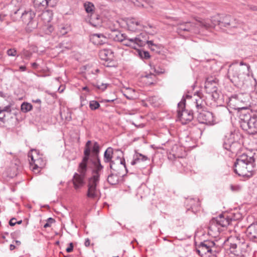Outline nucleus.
Masks as SVG:
<instances>
[{
	"label": "nucleus",
	"instance_id": "obj_56",
	"mask_svg": "<svg viewBox=\"0 0 257 257\" xmlns=\"http://www.w3.org/2000/svg\"><path fill=\"white\" fill-rule=\"evenodd\" d=\"M255 91L256 93H257V83H256V84L255 85Z\"/></svg>",
	"mask_w": 257,
	"mask_h": 257
},
{
	"label": "nucleus",
	"instance_id": "obj_25",
	"mask_svg": "<svg viewBox=\"0 0 257 257\" xmlns=\"http://www.w3.org/2000/svg\"><path fill=\"white\" fill-rule=\"evenodd\" d=\"M89 21L90 24L95 27L100 26L102 23L100 17L95 14L90 16Z\"/></svg>",
	"mask_w": 257,
	"mask_h": 257
},
{
	"label": "nucleus",
	"instance_id": "obj_10",
	"mask_svg": "<svg viewBox=\"0 0 257 257\" xmlns=\"http://www.w3.org/2000/svg\"><path fill=\"white\" fill-rule=\"evenodd\" d=\"M240 125L242 128L246 131H250L253 132V130L257 129V116L253 114L252 116L249 114H245L242 115L241 117Z\"/></svg>",
	"mask_w": 257,
	"mask_h": 257
},
{
	"label": "nucleus",
	"instance_id": "obj_36",
	"mask_svg": "<svg viewBox=\"0 0 257 257\" xmlns=\"http://www.w3.org/2000/svg\"><path fill=\"white\" fill-rule=\"evenodd\" d=\"M11 111V105H8L7 106H5L2 109L0 110V114H2L4 112H10ZM5 115H3V116H0V120L3 121V119L5 117Z\"/></svg>",
	"mask_w": 257,
	"mask_h": 257
},
{
	"label": "nucleus",
	"instance_id": "obj_26",
	"mask_svg": "<svg viewBox=\"0 0 257 257\" xmlns=\"http://www.w3.org/2000/svg\"><path fill=\"white\" fill-rule=\"evenodd\" d=\"M195 100L196 103V107L198 111L200 110H203L205 107L206 102L203 98L201 96V94L200 95H197L196 98H195Z\"/></svg>",
	"mask_w": 257,
	"mask_h": 257
},
{
	"label": "nucleus",
	"instance_id": "obj_53",
	"mask_svg": "<svg viewBox=\"0 0 257 257\" xmlns=\"http://www.w3.org/2000/svg\"><path fill=\"white\" fill-rule=\"evenodd\" d=\"M136 5L138 6V7H145V4H136Z\"/></svg>",
	"mask_w": 257,
	"mask_h": 257
},
{
	"label": "nucleus",
	"instance_id": "obj_39",
	"mask_svg": "<svg viewBox=\"0 0 257 257\" xmlns=\"http://www.w3.org/2000/svg\"><path fill=\"white\" fill-rule=\"evenodd\" d=\"M100 106V104L97 101L92 100L89 102V107L91 110H95Z\"/></svg>",
	"mask_w": 257,
	"mask_h": 257
},
{
	"label": "nucleus",
	"instance_id": "obj_54",
	"mask_svg": "<svg viewBox=\"0 0 257 257\" xmlns=\"http://www.w3.org/2000/svg\"><path fill=\"white\" fill-rule=\"evenodd\" d=\"M50 225L49 223H46L44 225V228H47L48 227H50Z\"/></svg>",
	"mask_w": 257,
	"mask_h": 257
},
{
	"label": "nucleus",
	"instance_id": "obj_22",
	"mask_svg": "<svg viewBox=\"0 0 257 257\" xmlns=\"http://www.w3.org/2000/svg\"><path fill=\"white\" fill-rule=\"evenodd\" d=\"M148 35L146 33H142L138 37H135L138 48L145 46L148 41Z\"/></svg>",
	"mask_w": 257,
	"mask_h": 257
},
{
	"label": "nucleus",
	"instance_id": "obj_7",
	"mask_svg": "<svg viewBox=\"0 0 257 257\" xmlns=\"http://www.w3.org/2000/svg\"><path fill=\"white\" fill-rule=\"evenodd\" d=\"M28 156L31 158L30 164L32 170L35 173L40 172L46 165V161L40 156L37 150H32L31 152L29 153Z\"/></svg>",
	"mask_w": 257,
	"mask_h": 257
},
{
	"label": "nucleus",
	"instance_id": "obj_33",
	"mask_svg": "<svg viewBox=\"0 0 257 257\" xmlns=\"http://www.w3.org/2000/svg\"><path fill=\"white\" fill-rule=\"evenodd\" d=\"M150 67L152 71H153L156 74H161L165 72L164 69L159 65H152L151 64Z\"/></svg>",
	"mask_w": 257,
	"mask_h": 257
},
{
	"label": "nucleus",
	"instance_id": "obj_24",
	"mask_svg": "<svg viewBox=\"0 0 257 257\" xmlns=\"http://www.w3.org/2000/svg\"><path fill=\"white\" fill-rule=\"evenodd\" d=\"M50 0H34L35 7L39 10H43L49 6Z\"/></svg>",
	"mask_w": 257,
	"mask_h": 257
},
{
	"label": "nucleus",
	"instance_id": "obj_19",
	"mask_svg": "<svg viewBox=\"0 0 257 257\" xmlns=\"http://www.w3.org/2000/svg\"><path fill=\"white\" fill-rule=\"evenodd\" d=\"M246 235L251 241L257 243V224H252L246 229Z\"/></svg>",
	"mask_w": 257,
	"mask_h": 257
},
{
	"label": "nucleus",
	"instance_id": "obj_43",
	"mask_svg": "<svg viewBox=\"0 0 257 257\" xmlns=\"http://www.w3.org/2000/svg\"><path fill=\"white\" fill-rule=\"evenodd\" d=\"M107 84L105 83H101V84L97 85V88L102 90H104L106 88Z\"/></svg>",
	"mask_w": 257,
	"mask_h": 257
},
{
	"label": "nucleus",
	"instance_id": "obj_11",
	"mask_svg": "<svg viewBox=\"0 0 257 257\" xmlns=\"http://www.w3.org/2000/svg\"><path fill=\"white\" fill-rule=\"evenodd\" d=\"M203 20V19H200V20H196L194 23L187 22L180 24L178 27L177 32L179 33H181L182 32L197 33L199 32V27L204 29V27L199 23L200 21Z\"/></svg>",
	"mask_w": 257,
	"mask_h": 257
},
{
	"label": "nucleus",
	"instance_id": "obj_6",
	"mask_svg": "<svg viewBox=\"0 0 257 257\" xmlns=\"http://www.w3.org/2000/svg\"><path fill=\"white\" fill-rule=\"evenodd\" d=\"M230 253L236 256H242L247 251L248 244L244 239H240L238 236L230 237Z\"/></svg>",
	"mask_w": 257,
	"mask_h": 257
},
{
	"label": "nucleus",
	"instance_id": "obj_50",
	"mask_svg": "<svg viewBox=\"0 0 257 257\" xmlns=\"http://www.w3.org/2000/svg\"><path fill=\"white\" fill-rule=\"evenodd\" d=\"M33 101L37 103H41V100L40 99H37L36 100H33Z\"/></svg>",
	"mask_w": 257,
	"mask_h": 257
},
{
	"label": "nucleus",
	"instance_id": "obj_27",
	"mask_svg": "<svg viewBox=\"0 0 257 257\" xmlns=\"http://www.w3.org/2000/svg\"><path fill=\"white\" fill-rule=\"evenodd\" d=\"M156 79V76L152 72L149 74L143 75L142 77V80L146 83V85H151L153 84Z\"/></svg>",
	"mask_w": 257,
	"mask_h": 257
},
{
	"label": "nucleus",
	"instance_id": "obj_38",
	"mask_svg": "<svg viewBox=\"0 0 257 257\" xmlns=\"http://www.w3.org/2000/svg\"><path fill=\"white\" fill-rule=\"evenodd\" d=\"M92 152L94 155L97 157L99 152V146L97 142H95L92 148ZM98 157H97V158Z\"/></svg>",
	"mask_w": 257,
	"mask_h": 257
},
{
	"label": "nucleus",
	"instance_id": "obj_21",
	"mask_svg": "<svg viewBox=\"0 0 257 257\" xmlns=\"http://www.w3.org/2000/svg\"><path fill=\"white\" fill-rule=\"evenodd\" d=\"M90 39L95 45H102L106 40V37L102 34H93L91 35Z\"/></svg>",
	"mask_w": 257,
	"mask_h": 257
},
{
	"label": "nucleus",
	"instance_id": "obj_9",
	"mask_svg": "<svg viewBox=\"0 0 257 257\" xmlns=\"http://www.w3.org/2000/svg\"><path fill=\"white\" fill-rule=\"evenodd\" d=\"M113 155V149L111 147L108 148L104 154V162L105 163H109V168L110 169L116 170L117 167L116 164L123 166L125 168V160L121 157H117L115 160H112Z\"/></svg>",
	"mask_w": 257,
	"mask_h": 257
},
{
	"label": "nucleus",
	"instance_id": "obj_3",
	"mask_svg": "<svg viewBox=\"0 0 257 257\" xmlns=\"http://www.w3.org/2000/svg\"><path fill=\"white\" fill-rule=\"evenodd\" d=\"M254 159L246 154L239 156L234 165V170L240 176L249 178L253 175Z\"/></svg>",
	"mask_w": 257,
	"mask_h": 257
},
{
	"label": "nucleus",
	"instance_id": "obj_49",
	"mask_svg": "<svg viewBox=\"0 0 257 257\" xmlns=\"http://www.w3.org/2000/svg\"><path fill=\"white\" fill-rule=\"evenodd\" d=\"M19 68L22 71H24L26 69V67L25 66H21Z\"/></svg>",
	"mask_w": 257,
	"mask_h": 257
},
{
	"label": "nucleus",
	"instance_id": "obj_47",
	"mask_svg": "<svg viewBox=\"0 0 257 257\" xmlns=\"http://www.w3.org/2000/svg\"><path fill=\"white\" fill-rule=\"evenodd\" d=\"M84 244L86 246H88L90 245V240L88 238L85 240Z\"/></svg>",
	"mask_w": 257,
	"mask_h": 257
},
{
	"label": "nucleus",
	"instance_id": "obj_55",
	"mask_svg": "<svg viewBox=\"0 0 257 257\" xmlns=\"http://www.w3.org/2000/svg\"><path fill=\"white\" fill-rule=\"evenodd\" d=\"M16 243L18 245H20L21 244V241L19 240H16Z\"/></svg>",
	"mask_w": 257,
	"mask_h": 257
},
{
	"label": "nucleus",
	"instance_id": "obj_2",
	"mask_svg": "<svg viewBox=\"0 0 257 257\" xmlns=\"http://www.w3.org/2000/svg\"><path fill=\"white\" fill-rule=\"evenodd\" d=\"M91 142L88 141L86 143L84 151V156L81 162L79 164L78 168V173H75L73 176L72 182L76 190L81 188L85 184L84 178L87 170V163L89 158L91 149L90 145Z\"/></svg>",
	"mask_w": 257,
	"mask_h": 257
},
{
	"label": "nucleus",
	"instance_id": "obj_23",
	"mask_svg": "<svg viewBox=\"0 0 257 257\" xmlns=\"http://www.w3.org/2000/svg\"><path fill=\"white\" fill-rule=\"evenodd\" d=\"M100 58L105 61L111 59L113 57V52L110 49H103L99 52Z\"/></svg>",
	"mask_w": 257,
	"mask_h": 257
},
{
	"label": "nucleus",
	"instance_id": "obj_29",
	"mask_svg": "<svg viewBox=\"0 0 257 257\" xmlns=\"http://www.w3.org/2000/svg\"><path fill=\"white\" fill-rule=\"evenodd\" d=\"M122 43L123 45L130 47L135 49H138L135 38L128 39L126 36L124 40L122 41Z\"/></svg>",
	"mask_w": 257,
	"mask_h": 257
},
{
	"label": "nucleus",
	"instance_id": "obj_35",
	"mask_svg": "<svg viewBox=\"0 0 257 257\" xmlns=\"http://www.w3.org/2000/svg\"><path fill=\"white\" fill-rule=\"evenodd\" d=\"M215 84V82H213L212 83L209 81H207L205 83V87L206 89L210 88L211 92H216V90H217V87Z\"/></svg>",
	"mask_w": 257,
	"mask_h": 257
},
{
	"label": "nucleus",
	"instance_id": "obj_45",
	"mask_svg": "<svg viewBox=\"0 0 257 257\" xmlns=\"http://www.w3.org/2000/svg\"><path fill=\"white\" fill-rule=\"evenodd\" d=\"M15 220L16 219L15 218H12L9 221V224L12 226H14L16 224Z\"/></svg>",
	"mask_w": 257,
	"mask_h": 257
},
{
	"label": "nucleus",
	"instance_id": "obj_52",
	"mask_svg": "<svg viewBox=\"0 0 257 257\" xmlns=\"http://www.w3.org/2000/svg\"><path fill=\"white\" fill-rule=\"evenodd\" d=\"M15 246L13 244H11L10 246V249L11 250H13L15 248Z\"/></svg>",
	"mask_w": 257,
	"mask_h": 257
},
{
	"label": "nucleus",
	"instance_id": "obj_32",
	"mask_svg": "<svg viewBox=\"0 0 257 257\" xmlns=\"http://www.w3.org/2000/svg\"><path fill=\"white\" fill-rule=\"evenodd\" d=\"M70 30V28L67 25H61L59 27L58 33L60 36H63L67 34Z\"/></svg>",
	"mask_w": 257,
	"mask_h": 257
},
{
	"label": "nucleus",
	"instance_id": "obj_48",
	"mask_svg": "<svg viewBox=\"0 0 257 257\" xmlns=\"http://www.w3.org/2000/svg\"><path fill=\"white\" fill-rule=\"evenodd\" d=\"M249 9L254 11H257V7L255 6H250Z\"/></svg>",
	"mask_w": 257,
	"mask_h": 257
},
{
	"label": "nucleus",
	"instance_id": "obj_41",
	"mask_svg": "<svg viewBox=\"0 0 257 257\" xmlns=\"http://www.w3.org/2000/svg\"><path fill=\"white\" fill-rule=\"evenodd\" d=\"M146 44L148 45L149 47L153 51L156 50L155 48H158V46L156 44H154L152 41H147Z\"/></svg>",
	"mask_w": 257,
	"mask_h": 257
},
{
	"label": "nucleus",
	"instance_id": "obj_57",
	"mask_svg": "<svg viewBox=\"0 0 257 257\" xmlns=\"http://www.w3.org/2000/svg\"><path fill=\"white\" fill-rule=\"evenodd\" d=\"M48 220H49V221H50L52 222V221H53V219L52 218H49L48 219Z\"/></svg>",
	"mask_w": 257,
	"mask_h": 257
},
{
	"label": "nucleus",
	"instance_id": "obj_42",
	"mask_svg": "<svg viewBox=\"0 0 257 257\" xmlns=\"http://www.w3.org/2000/svg\"><path fill=\"white\" fill-rule=\"evenodd\" d=\"M7 54L9 56H15L17 54V51L15 49H10L7 51Z\"/></svg>",
	"mask_w": 257,
	"mask_h": 257
},
{
	"label": "nucleus",
	"instance_id": "obj_4",
	"mask_svg": "<svg viewBox=\"0 0 257 257\" xmlns=\"http://www.w3.org/2000/svg\"><path fill=\"white\" fill-rule=\"evenodd\" d=\"M250 69L249 64L241 62L239 65L230 67L228 77L235 85H243L246 79L249 76Z\"/></svg>",
	"mask_w": 257,
	"mask_h": 257
},
{
	"label": "nucleus",
	"instance_id": "obj_5",
	"mask_svg": "<svg viewBox=\"0 0 257 257\" xmlns=\"http://www.w3.org/2000/svg\"><path fill=\"white\" fill-rule=\"evenodd\" d=\"M232 219L228 216L220 215L215 219H212L209 226V233L214 237L218 236L221 229L230 224Z\"/></svg>",
	"mask_w": 257,
	"mask_h": 257
},
{
	"label": "nucleus",
	"instance_id": "obj_30",
	"mask_svg": "<svg viewBox=\"0 0 257 257\" xmlns=\"http://www.w3.org/2000/svg\"><path fill=\"white\" fill-rule=\"evenodd\" d=\"M84 7L86 12L90 14V16L93 14L94 10V5L90 2H86L84 4Z\"/></svg>",
	"mask_w": 257,
	"mask_h": 257
},
{
	"label": "nucleus",
	"instance_id": "obj_13",
	"mask_svg": "<svg viewBox=\"0 0 257 257\" xmlns=\"http://www.w3.org/2000/svg\"><path fill=\"white\" fill-rule=\"evenodd\" d=\"M35 16V13L32 11H25L22 14L21 18L24 23L27 25L28 29L30 31L37 26V23L33 20Z\"/></svg>",
	"mask_w": 257,
	"mask_h": 257
},
{
	"label": "nucleus",
	"instance_id": "obj_58",
	"mask_svg": "<svg viewBox=\"0 0 257 257\" xmlns=\"http://www.w3.org/2000/svg\"><path fill=\"white\" fill-rule=\"evenodd\" d=\"M83 90H88V88H87V87H84L83 88Z\"/></svg>",
	"mask_w": 257,
	"mask_h": 257
},
{
	"label": "nucleus",
	"instance_id": "obj_61",
	"mask_svg": "<svg viewBox=\"0 0 257 257\" xmlns=\"http://www.w3.org/2000/svg\"><path fill=\"white\" fill-rule=\"evenodd\" d=\"M3 115H5V114H4V112H3L2 114H0V116H3Z\"/></svg>",
	"mask_w": 257,
	"mask_h": 257
},
{
	"label": "nucleus",
	"instance_id": "obj_28",
	"mask_svg": "<svg viewBox=\"0 0 257 257\" xmlns=\"http://www.w3.org/2000/svg\"><path fill=\"white\" fill-rule=\"evenodd\" d=\"M239 144L237 142H232L231 144L227 142H225L223 147L225 149L231 152L232 153H236V147H239Z\"/></svg>",
	"mask_w": 257,
	"mask_h": 257
},
{
	"label": "nucleus",
	"instance_id": "obj_60",
	"mask_svg": "<svg viewBox=\"0 0 257 257\" xmlns=\"http://www.w3.org/2000/svg\"><path fill=\"white\" fill-rule=\"evenodd\" d=\"M3 95V93L2 92H0V95L2 96Z\"/></svg>",
	"mask_w": 257,
	"mask_h": 257
},
{
	"label": "nucleus",
	"instance_id": "obj_51",
	"mask_svg": "<svg viewBox=\"0 0 257 257\" xmlns=\"http://www.w3.org/2000/svg\"><path fill=\"white\" fill-rule=\"evenodd\" d=\"M115 99H104V101L105 102H113Z\"/></svg>",
	"mask_w": 257,
	"mask_h": 257
},
{
	"label": "nucleus",
	"instance_id": "obj_34",
	"mask_svg": "<svg viewBox=\"0 0 257 257\" xmlns=\"http://www.w3.org/2000/svg\"><path fill=\"white\" fill-rule=\"evenodd\" d=\"M32 108V104L28 102H24L21 105V110L24 112L30 111Z\"/></svg>",
	"mask_w": 257,
	"mask_h": 257
},
{
	"label": "nucleus",
	"instance_id": "obj_1",
	"mask_svg": "<svg viewBox=\"0 0 257 257\" xmlns=\"http://www.w3.org/2000/svg\"><path fill=\"white\" fill-rule=\"evenodd\" d=\"M199 23L206 30L213 28L216 25H218L221 29L237 28L241 25L238 21L229 15L214 16L211 20H201Z\"/></svg>",
	"mask_w": 257,
	"mask_h": 257
},
{
	"label": "nucleus",
	"instance_id": "obj_62",
	"mask_svg": "<svg viewBox=\"0 0 257 257\" xmlns=\"http://www.w3.org/2000/svg\"><path fill=\"white\" fill-rule=\"evenodd\" d=\"M113 257H119L118 256H113Z\"/></svg>",
	"mask_w": 257,
	"mask_h": 257
},
{
	"label": "nucleus",
	"instance_id": "obj_15",
	"mask_svg": "<svg viewBox=\"0 0 257 257\" xmlns=\"http://www.w3.org/2000/svg\"><path fill=\"white\" fill-rule=\"evenodd\" d=\"M215 246V243L210 240H205L199 245L196 251L201 256L206 254L207 252L211 253L212 248Z\"/></svg>",
	"mask_w": 257,
	"mask_h": 257
},
{
	"label": "nucleus",
	"instance_id": "obj_14",
	"mask_svg": "<svg viewBox=\"0 0 257 257\" xmlns=\"http://www.w3.org/2000/svg\"><path fill=\"white\" fill-rule=\"evenodd\" d=\"M197 119L200 123L209 125L215 123V119L212 112L207 111L199 112L197 116Z\"/></svg>",
	"mask_w": 257,
	"mask_h": 257
},
{
	"label": "nucleus",
	"instance_id": "obj_18",
	"mask_svg": "<svg viewBox=\"0 0 257 257\" xmlns=\"http://www.w3.org/2000/svg\"><path fill=\"white\" fill-rule=\"evenodd\" d=\"M94 168L92 170V176L89 178L95 180L99 181L100 172L103 168V166L100 163V159L97 158V161L94 163Z\"/></svg>",
	"mask_w": 257,
	"mask_h": 257
},
{
	"label": "nucleus",
	"instance_id": "obj_8",
	"mask_svg": "<svg viewBox=\"0 0 257 257\" xmlns=\"http://www.w3.org/2000/svg\"><path fill=\"white\" fill-rule=\"evenodd\" d=\"M185 100L182 99L178 104L177 114L179 120L183 124L191 121L193 118V112L185 109Z\"/></svg>",
	"mask_w": 257,
	"mask_h": 257
},
{
	"label": "nucleus",
	"instance_id": "obj_44",
	"mask_svg": "<svg viewBox=\"0 0 257 257\" xmlns=\"http://www.w3.org/2000/svg\"><path fill=\"white\" fill-rule=\"evenodd\" d=\"M73 249V243L71 242L69 243V246L66 248V250L67 252H71L72 251Z\"/></svg>",
	"mask_w": 257,
	"mask_h": 257
},
{
	"label": "nucleus",
	"instance_id": "obj_12",
	"mask_svg": "<svg viewBox=\"0 0 257 257\" xmlns=\"http://www.w3.org/2000/svg\"><path fill=\"white\" fill-rule=\"evenodd\" d=\"M99 181L95 180L93 179L89 178L88 181V189L87 192V196L91 199H95L98 197L99 190L97 188V185Z\"/></svg>",
	"mask_w": 257,
	"mask_h": 257
},
{
	"label": "nucleus",
	"instance_id": "obj_59",
	"mask_svg": "<svg viewBox=\"0 0 257 257\" xmlns=\"http://www.w3.org/2000/svg\"><path fill=\"white\" fill-rule=\"evenodd\" d=\"M21 222H22V221L21 220V221H20L17 222V223L18 224H21Z\"/></svg>",
	"mask_w": 257,
	"mask_h": 257
},
{
	"label": "nucleus",
	"instance_id": "obj_31",
	"mask_svg": "<svg viewBox=\"0 0 257 257\" xmlns=\"http://www.w3.org/2000/svg\"><path fill=\"white\" fill-rule=\"evenodd\" d=\"M108 182L111 185H115L118 182V177L116 174H110L107 177Z\"/></svg>",
	"mask_w": 257,
	"mask_h": 257
},
{
	"label": "nucleus",
	"instance_id": "obj_37",
	"mask_svg": "<svg viewBox=\"0 0 257 257\" xmlns=\"http://www.w3.org/2000/svg\"><path fill=\"white\" fill-rule=\"evenodd\" d=\"M125 37L126 36L124 34L118 33L115 34V36L113 37V39L115 41L122 42V41L124 40Z\"/></svg>",
	"mask_w": 257,
	"mask_h": 257
},
{
	"label": "nucleus",
	"instance_id": "obj_16",
	"mask_svg": "<svg viewBox=\"0 0 257 257\" xmlns=\"http://www.w3.org/2000/svg\"><path fill=\"white\" fill-rule=\"evenodd\" d=\"M128 30L132 32H136L143 29V25L135 18H128L126 20Z\"/></svg>",
	"mask_w": 257,
	"mask_h": 257
},
{
	"label": "nucleus",
	"instance_id": "obj_40",
	"mask_svg": "<svg viewBox=\"0 0 257 257\" xmlns=\"http://www.w3.org/2000/svg\"><path fill=\"white\" fill-rule=\"evenodd\" d=\"M140 56L143 59H148L150 58V56L149 53L147 51H140L139 52Z\"/></svg>",
	"mask_w": 257,
	"mask_h": 257
},
{
	"label": "nucleus",
	"instance_id": "obj_17",
	"mask_svg": "<svg viewBox=\"0 0 257 257\" xmlns=\"http://www.w3.org/2000/svg\"><path fill=\"white\" fill-rule=\"evenodd\" d=\"M241 96V95L232 96L228 101V105L230 107L236 110L243 108V107L241 106L240 104L242 102V100H240Z\"/></svg>",
	"mask_w": 257,
	"mask_h": 257
},
{
	"label": "nucleus",
	"instance_id": "obj_46",
	"mask_svg": "<svg viewBox=\"0 0 257 257\" xmlns=\"http://www.w3.org/2000/svg\"><path fill=\"white\" fill-rule=\"evenodd\" d=\"M31 65L33 68L37 69L39 65L37 63L34 62L31 64Z\"/></svg>",
	"mask_w": 257,
	"mask_h": 257
},
{
	"label": "nucleus",
	"instance_id": "obj_20",
	"mask_svg": "<svg viewBox=\"0 0 257 257\" xmlns=\"http://www.w3.org/2000/svg\"><path fill=\"white\" fill-rule=\"evenodd\" d=\"M147 161H149L148 157L141 153L136 152L133 156V160L131 162V164L132 166L140 165L142 163L145 162Z\"/></svg>",
	"mask_w": 257,
	"mask_h": 257
}]
</instances>
